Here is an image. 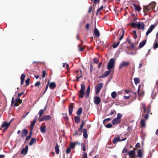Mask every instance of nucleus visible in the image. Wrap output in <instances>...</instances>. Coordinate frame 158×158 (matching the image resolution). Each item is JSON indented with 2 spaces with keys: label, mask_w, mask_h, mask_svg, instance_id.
Wrapping results in <instances>:
<instances>
[{
  "label": "nucleus",
  "mask_w": 158,
  "mask_h": 158,
  "mask_svg": "<svg viewBox=\"0 0 158 158\" xmlns=\"http://www.w3.org/2000/svg\"><path fill=\"white\" fill-rule=\"evenodd\" d=\"M73 103H70L69 106V114L70 115H71L73 111Z\"/></svg>",
  "instance_id": "a211bd4d"
},
{
  "label": "nucleus",
  "mask_w": 158,
  "mask_h": 158,
  "mask_svg": "<svg viewBox=\"0 0 158 158\" xmlns=\"http://www.w3.org/2000/svg\"><path fill=\"white\" fill-rule=\"evenodd\" d=\"M135 83V84L137 85L140 82V79L139 78H134Z\"/></svg>",
  "instance_id": "79ce46f5"
},
{
  "label": "nucleus",
  "mask_w": 158,
  "mask_h": 158,
  "mask_svg": "<svg viewBox=\"0 0 158 158\" xmlns=\"http://www.w3.org/2000/svg\"><path fill=\"white\" fill-rule=\"evenodd\" d=\"M52 118V117L50 115H47L44 116L42 118H39V119L40 122H42L44 121H47L51 119Z\"/></svg>",
  "instance_id": "39448f33"
},
{
  "label": "nucleus",
  "mask_w": 158,
  "mask_h": 158,
  "mask_svg": "<svg viewBox=\"0 0 158 158\" xmlns=\"http://www.w3.org/2000/svg\"><path fill=\"white\" fill-rule=\"evenodd\" d=\"M91 1H93V5H95L97 4H99L100 2V0H90Z\"/></svg>",
  "instance_id": "09e8293b"
},
{
  "label": "nucleus",
  "mask_w": 158,
  "mask_h": 158,
  "mask_svg": "<svg viewBox=\"0 0 158 158\" xmlns=\"http://www.w3.org/2000/svg\"><path fill=\"white\" fill-rule=\"evenodd\" d=\"M120 42L119 41L117 43L114 42L112 44V47L114 48H117L118 45H119Z\"/></svg>",
  "instance_id": "c03bdc74"
},
{
  "label": "nucleus",
  "mask_w": 158,
  "mask_h": 158,
  "mask_svg": "<svg viewBox=\"0 0 158 158\" xmlns=\"http://www.w3.org/2000/svg\"><path fill=\"white\" fill-rule=\"evenodd\" d=\"M74 118L75 121L76 123H80L81 119L79 116H75Z\"/></svg>",
  "instance_id": "473e14b6"
},
{
  "label": "nucleus",
  "mask_w": 158,
  "mask_h": 158,
  "mask_svg": "<svg viewBox=\"0 0 158 158\" xmlns=\"http://www.w3.org/2000/svg\"><path fill=\"white\" fill-rule=\"evenodd\" d=\"M147 40H144L141 42L139 45V47L140 48H142L146 44Z\"/></svg>",
  "instance_id": "bb28decb"
},
{
  "label": "nucleus",
  "mask_w": 158,
  "mask_h": 158,
  "mask_svg": "<svg viewBox=\"0 0 158 158\" xmlns=\"http://www.w3.org/2000/svg\"><path fill=\"white\" fill-rule=\"evenodd\" d=\"M130 25L131 27L133 28H135L136 27H137V24L135 23H130Z\"/></svg>",
  "instance_id": "de8ad7c7"
},
{
  "label": "nucleus",
  "mask_w": 158,
  "mask_h": 158,
  "mask_svg": "<svg viewBox=\"0 0 158 158\" xmlns=\"http://www.w3.org/2000/svg\"><path fill=\"white\" fill-rule=\"evenodd\" d=\"M28 133V130L26 129H24L22 131L21 133V137L22 138H24L27 135Z\"/></svg>",
  "instance_id": "ddd939ff"
},
{
  "label": "nucleus",
  "mask_w": 158,
  "mask_h": 158,
  "mask_svg": "<svg viewBox=\"0 0 158 158\" xmlns=\"http://www.w3.org/2000/svg\"><path fill=\"white\" fill-rule=\"evenodd\" d=\"M103 85V83H101L98 84L95 86V94H98L100 92Z\"/></svg>",
  "instance_id": "20e7f679"
},
{
  "label": "nucleus",
  "mask_w": 158,
  "mask_h": 158,
  "mask_svg": "<svg viewBox=\"0 0 158 158\" xmlns=\"http://www.w3.org/2000/svg\"><path fill=\"white\" fill-rule=\"evenodd\" d=\"M90 91V86L89 85L87 89L86 92L85 97L86 98H88L89 97V93Z\"/></svg>",
  "instance_id": "4be33fe9"
},
{
  "label": "nucleus",
  "mask_w": 158,
  "mask_h": 158,
  "mask_svg": "<svg viewBox=\"0 0 158 158\" xmlns=\"http://www.w3.org/2000/svg\"><path fill=\"white\" fill-rule=\"evenodd\" d=\"M83 137L85 139H87L88 137V134L86 129H83Z\"/></svg>",
  "instance_id": "393cba45"
},
{
  "label": "nucleus",
  "mask_w": 158,
  "mask_h": 158,
  "mask_svg": "<svg viewBox=\"0 0 158 158\" xmlns=\"http://www.w3.org/2000/svg\"><path fill=\"white\" fill-rule=\"evenodd\" d=\"M94 35L96 36L99 37L100 36V33L99 30L96 27L95 28L94 30Z\"/></svg>",
  "instance_id": "412c9836"
},
{
  "label": "nucleus",
  "mask_w": 158,
  "mask_h": 158,
  "mask_svg": "<svg viewBox=\"0 0 158 158\" xmlns=\"http://www.w3.org/2000/svg\"><path fill=\"white\" fill-rule=\"evenodd\" d=\"M40 84V81H37L35 84V87H39V85Z\"/></svg>",
  "instance_id": "13d9d810"
},
{
  "label": "nucleus",
  "mask_w": 158,
  "mask_h": 158,
  "mask_svg": "<svg viewBox=\"0 0 158 158\" xmlns=\"http://www.w3.org/2000/svg\"><path fill=\"white\" fill-rule=\"evenodd\" d=\"M25 77V75L23 73L21 75L20 79H21V84L23 85V84L24 80Z\"/></svg>",
  "instance_id": "a878e982"
},
{
  "label": "nucleus",
  "mask_w": 158,
  "mask_h": 158,
  "mask_svg": "<svg viewBox=\"0 0 158 158\" xmlns=\"http://www.w3.org/2000/svg\"><path fill=\"white\" fill-rule=\"evenodd\" d=\"M156 5V3L155 2H152L150 3L148 5V6L151 9H154Z\"/></svg>",
  "instance_id": "c85d7f7f"
},
{
  "label": "nucleus",
  "mask_w": 158,
  "mask_h": 158,
  "mask_svg": "<svg viewBox=\"0 0 158 158\" xmlns=\"http://www.w3.org/2000/svg\"><path fill=\"white\" fill-rule=\"evenodd\" d=\"M36 142V139L35 138H32L31 140L29 143V145L31 146L35 142Z\"/></svg>",
  "instance_id": "58836bf2"
},
{
  "label": "nucleus",
  "mask_w": 158,
  "mask_h": 158,
  "mask_svg": "<svg viewBox=\"0 0 158 158\" xmlns=\"http://www.w3.org/2000/svg\"><path fill=\"white\" fill-rule=\"evenodd\" d=\"M79 73L78 74H77V76H76L77 77V79L76 80L77 81H79V79L81 78L82 77V71L81 70H80V71L79 70H77L76 71V73Z\"/></svg>",
  "instance_id": "6ab92c4d"
},
{
  "label": "nucleus",
  "mask_w": 158,
  "mask_h": 158,
  "mask_svg": "<svg viewBox=\"0 0 158 158\" xmlns=\"http://www.w3.org/2000/svg\"><path fill=\"white\" fill-rule=\"evenodd\" d=\"M130 64V62L129 61L126 62L125 61H123L120 64L119 68L121 69L124 67H127Z\"/></svg>",
  "instance_id": "423d86ee"
},
{
  "label": "nucleus",
  "mask_w": 158,
  "mask_h": 158,
  "mask_svg": "<svg viewBox=\"0 0 158 158\" xmlns=\"http://www.w3.org/2000/svg\"><path fill=\"white\" fill-rule=\"evenodd\" d=\"M76 145V143H73V142L71 143H70V147L71 148L73 149L75 147V145Z\"/></svg>",
  "instance_id": "603ef678"
},
{
  "label": "nucleus",
  "mask_w": 158,
  "mask_h": 158,
  "mask_svg": "<svg viewBox=\"0 0 158 158\" xmlns=\"http://www.w3.org/2000/svg\"><path fill=\"white\" fill-rule=\"evenodd\" d=\"M145 113V114L144 115V114H143V116L144 118L146 120L148 119L149 113L147 112Z\"/></svg>",
  "instance_id": "4c0bfd02"
},
{
  "label": "nucleus",
  "mask_w": 158,
  "mask_h": 158,
  "mask_svg": "<svg viewBox=\"0 0 158 158\" xmlns=\"http://www.w3.org/2000/svg\"><path fill=\"white\" fill-rule=\"evenodd\" d=\"M12 120V119L8 123H7L5 121H4L2 125V127H5L6 128V129L7 130Z\"/></svg>",
  "instance_id": "6e6552de"
},
{
  "label": "nucleus",
  "mask_w": 158,
  "mask_h": 158,
  "mask_svg": "<svg viewBox=\"0 0 158 158\" xmlns=\"http://www.w3.org/2000/svg\"><path fill=\"white\" fill-rule=\"evenodd\" d=\"M121 122V119H118L116 118L113 119L112 122V124L113 125L117 124L120 123Z\"/></svg>",
  "instance_id": "f8f14e48"
},
{
  "label": "nucleus",
  "mask_w": 158,
  "mask_h": 158,
  "mask_svg": "<svg viewBox=\"0 0 158 158\" xmlns=\"http://www.w3.org/2000/svg\"><path fill=\"white\" fill-rule=\"evenodd\" d=\"M127 148H124L122 152L123 153H125L127 152Z\"/></svg>",
  "instance_id": "774afa93"
},
{
  "label": "nucleus",
  "mask_w": 158,
  "mask_h": 158,
  "mask_svg": "<svg viewBox=\"0 0 158 158\" xmlns=\"http://www.w3.org/2000/svg\"><path fill=\"white\" fill-rule=\"evenodd\" d=\"M111 72V70H109L108 71H106L104 74L102 75V76H99V78H104L107 77L110 73Z\"/></svg>",
  "instance_id": "2eb2a0df"
},
{
  "label": "nucleus",
  "mask_w": 158,
  "mask_h": 158,
  "mask_svg": "<svg viewBox=\"0 0 158 158\" xmlns=\"http://www.w3.org/2000/svg\"><path fill=\"white\" fill-rule=\"evenodd\" d=\"M28 149V146L27 145L25 148H23L21 152V154L25 155L27 154Z\"/></svg>",
  "instance_id": "dca6fc26"
},
{
  "label": "nucleus",
  "mask_w": 158,
  "mask_h": 158,
  "mask_svg": "<svg viewBox=\"0 0 158 158\" xmlns=\"http://www.w3.org/2000/svg\"><path fill=\"white\" fill-rule=\"evenodd\" d=\"M142 108L143 109V112L144 113L148 112L150 113L151 110V106L150 105H148L146 107H145V105L144 103H142Z\"/></svg>",
  "instance_id": "7ed1b4c3"
},
{
  "label": "nucleus",
  "mask_w": 158,
  "mask_h": 158,
  "mask_svg": "<svg viewBox=\"0 0 158 158\" xmlns=\"http://www.w3.org/2000/svg\"><path fill=\"white\" fill-rule=\"evenodd\" d=\"M133 6L135 8V10L139 11L141 9V7L139 6H138L135 3H133L132 4Z\"/></svg>",
  "instance_id": "b1692460"
},
{
  "label": "nucleus",
  "mask_w": 158,
  "mask_h": 158,
  "mask_svg": "<svg viewBox=\"0 0 158 158\" xmlns=\"http://www.w3.org/2000/svg\"><path fill=\"white\" fill-rule=\"evenodd\" d=\"M37 116H35L32 122H31V129H32L36 121Z\"/></svg>",
  "instance_id": "c756f323"
},
{
  "label": "nucleus",
  "mask_w": 158,
  "mask_h": 158,
  "mask_svg": "<svg viewBox=\"0 0 158 158\" xmlns=\"http://www.w3.org/2000/svg\"><path fill=\"white\" fill-rule=\"evenodd\" d=\"M40 130L41 132L42 133H44L46 131V126L45 125H44V127H43L42 125L41 126Z\"/></svg>",
  "instance_id": "7c9ffc66"
},
{
  "label": "nucleus",
  "mask_w": 158,
  "mask_h": 158,
  "mask_svg": "<svg viewBox=\"0 0 158 158\" xmlns=\"http://www.w3.org/2000/svg\"><path fill=\"white\" fill-rule=\"evenodd\" d=\"M24 92L23 91L22 93H19L18 94V96L19 98L20 96H21L22 94H24Z\"/></svg>",
  "instance_id": "338daca9"
},
{
  "label": "nucleus",
  "mask_w": 158,
  "mask_h": 158,
  "mask_svg": "<svg viewBox=\"0 0 158 158\" xmlns=\"http://www.w3.org/2000/svg\"><path fill=\"white\" fill-rule=\"evenodd\" d=\"M114 113H116V111H115V110H111L110 112V114H109V115H112V114H114Z\"/></svg>",
  "instance_id": "bf43d9fd"
},
{
  "label": "nucleus",
  "mask_w": 158,
  "mask_h": 158,
  "mask_svg": "<svg viewBox=\"0 0 158 158\" xmlns=\"http://www.w3.org/2000/svg\"><path fill=\"white\" fill-rule=\"evenodd\" d=\"M140 123V124L141 125V127H145V122L144 119H142L141 120Z\"/></svg>",
  "instance_id": "c9c22d12"
},
{
  "label": "nucleus",
  "mask_w": 158,
  "mask_h": 158,
  "mask_svg": "<svg viewBox=\"0 0 158 158\" xmlns=\"http://www.w3.org/2000/svg\"><path fill=\"white\" fill-rule=\"evenodd\" d=\"M82 108L81 107L79 108L77 112V114L78 115H80L82 113Z\"/></svg>",
  "instance_id": "e433bc0d"
},
{
  "label": "nucleus",
  "mask_w": 158,
  "mask_h": 158,
  "mask_svg": "<svg viewBox=\"0 0 158 158\" xmlns=\"http://www.w3.org/2000/svg\"><path fill=\"white\" fill-rule=\"evenodd\" d=\"M103 6H102L99 8H98V10L97 11V12H96V15H98V14L99 12H100L102 10L103 8Z\"/></svg>",
  "instance_id": "3c124183"
},
{
  "label": "nucleus",
  "mask_w": 158,
  "mask_h": 158,
  "mask_svg": "<svg viewBox=\"0 0 158 158\" xmlns=\"http://www.w3.org/2000/svg\"><path fill=\"white\" fill-rule=\"evenodd\" d=\"M93 60L95 63L97 64L98 62L99 59L96 57H95L94 58Z\"/></svg>",
  "instance_id": "5fc2aeb1"
},
{
  "label": "nucleus",
  "mask_w": 158,
  "mask_h": 158,
  "mask_svg": "<svg viewBox=\"0 0 158 158\" xmlns=\"http://www.w3.org/2000/svg\"><path fill=\"white\" fill-rule=\"evenodd\" d=\"M128 154L129 155L131 158H135V152L134 150L130 151L128 153Z\"/></svg>",
  "instance_id": "f3484780"
},
{
  "label": "nucleus",
  "mask_w": 158,
  "mask_h": 158,
  "mask_svg": "<svg viewBox=\"0 0 158 158\" xmlns=\"http://www.w3.org/2000/svg\"><path fill=\"white\" fill-rule=\"evenodd\" d=\"M111 120V119L110 118H106V119H105L103 121V123L104 124H105V122L106 121H110Z\"/></svg>",
  "instance_id": "0e129e2a"
},
{
  "label": "nucleus",
  "mask_w": 158,
  "mask_h": 158,
  "mask_svg": "<svg viewBox=\"0 0 158 158\" xmlns=\"http://www.w3.org/2000/svg\"><path fill=\"white\" fill-rule=\"evenodd\" d=\"M122 115L120 113H118L117 114V117H116L118 119H120V118L122 117Z\"/></svg>",
  "instance_id": "680f3d73"
},
{
  "label": "nucleus",
  "mask_w": 158,
  "mask_h": 158,
  "mask_svg": "<svg viewBox=\"0 0 158 158\" xmlns=\"http://www.w3.org/2000/svg\"><path fill=\"white\" fill-rule=\"evenodd\" d=\"M30 81V78H27L25 81V83L26 86H28L29 85V83Z\"/></svg>",
  "instance_id": "864d4df0"
},
{
  "label": "nucleus",
  "mask_w": 158,
  "mask_h": 158,
  "mask_svg": "<svg viewBox=\"0 0 158 158\" xmlns=\"http://www.w3.org/2000/svg\"><path fill=\"white\" fill-rule=\"evenodd\" d=\"M71 148H67V149H66V153L67 154H68L70 152H71Z\"/></svg>",
  "instance_id": "6e6d98bb"
},
{
  "label": "nucleus",
  "mask_w": 158,
  "mask_h": 158,
  "mask_svg": "<svg viewBox=\"0 0 158 158\" xmlns=\"http://www.w3.org/2000/svg\"><path fill=\"white\" fill-rule=\"evenodd\" d=\"M62 114L65 121L67 122L69 120V117H68L67 114L65 113H62Z\"/></svg>",
  "instance_id": "72a5a7b5"
},
{
  "label": "nucleus",
  "mask_w": 158,
  "mask_h": 158,
  "mask_svg": "<svg viewBox=\"0 0 158 158\" xmlns=\"http://www.w3.org/2000/svg\"><path fill=\"white\" fill-rule=\"evenodd\" d=\"M82 45V44H81V45L79 44L78 45V47L79 48L78 50L80 51H82L84 50V48L81 46Z\"/></svg>",
  "instance_id": "a19ab883"
},
{
  "label": "nucleus",
  "mask_w": 158,
  "mask_h": 158,
  "mask_svg": "<svg viewBox=\"0 0 158 158\" xmlns=\"http://www.w3.org/2000/svg\"><path fill=\"white\" fill-rule=\"evenodd\" d=\"M46 109V108L45 107L44 110H43V109H41L39 111L38 114L39 115L40 117H41L42 116V114L43 113V112H44V110H45Z\"/></svg>",
  "instance_id": "ea45409f"
},
{
  "label": "nucleus",
  "mask_w": 158,
  "mask_h": 158,
  "mask_svg": "<svg viewBox=\"0 0 158 158\" xmlns=\"http://www.w3.org/2000/svg\"><path fill=\"white\" fill-rule=\"evenodd\" d=\"M49 87L51 89H54L56 87L55 83L54 82H51L49 84Z\"/></svg>",
  "instance_id": "5701e85b"
},
{
  "label": "nucleus",
  "mask_w": 158,
  "mask_h": 158,
  "mask_svg": "<svg viewBox=\"0 0 158 158\" xmlns=\"http://www.w3.org/2000/svg\"><path fill=\"white\" fill-rule=\"evenodd\" d=\"M120 33H122V34L119 39V40L120 41L123 38V37L124 36L125 31L123 29H121V31H120Z\"/></svg>",
  "instance_id": "f704fd0d"
},
{
  "label": "nucleus",
  "mask_w": 158,
  "mask_h": 158,
  "mask_svg": "<svg viewBox=\"0 0 158 158\" xmlns=\"http://www.w3.org/2000/svg\"><path fill=\"white\" fill-rule=\"evenodd\" d=\"M82 158H87V154L86 152H84L82 155Z\"/></svg>",
  "instance_id": "4d7b16f0"
},
{
  "label": "nucleus",
  "mask_w": 158,
  "mask_h": 158,
  "mask_svg": "<svg viewBox=\"0 0 158 158\" xmlns=\"http://www.w3.org/2000/svg\"><path fill=\"white\" fill-rule=\"evenodd\" d=\"M85 122H86V121H84V120H82L81 123V125H80V129H83V127L84 125L85 124Z\"/></svg>",
  "instance_id": "49530a36"
},
{
  "label": "nucleus",
  "mask_w": 158,
  "mask_h": 158,
  "mask_svg": "<svg viewBox=\"0 0 158 158\" xmlns=\"http://www.w3.org/2000/svg\"><path fill=\"white\" fill-rule=\"evenodd\" d=\"M118 142H120V137L119 136L115 137L113 140L112 143L113 144H115Z\"/></svg>",
  "instance_id": "cd10ccee"
},
{
  "label": "nucleus",
  "mask_w": 158,
  "mask_h": 158,
  "mask_svg": "<svg viewBox=\"0 0 158 158\" xmlns=\"http://www.w3.org/2000/svg\"><path fill=\"white\" fill-rule=\"evenodd\" d=\"M156 26V25H155V24H153L151 25L150 28H148V30L146 33V35L147 36L152 31V30L155 28Z\"/></svg>",
  "instance_id": "9d476101"
},
{
  "label": "nucleus",
  "mask_w": 158,
  "mask_h": 158,
  "mask_svg": "<svg viewBox=\"0 0 158 158\" xmlns=\"http://www.w3.org/2000/svg\"><path fill=\"white\" fill-rule=\"evenodd\" d=\"M145 25L143 22L139 23H137V28L138 29H141L142 30H143L144 29Z\"/></svg>",
  "instance_id": "0eeeda50"
},
{
  "label": "nucleus",
  "mask_w": 158,
  "mask_h": 158,
  "mask_svg": "<svg viewBox=\"0 0 158 158\" xmlns=\"http://www.w3.org/2000/svg\"><path fill=\"white\" fill-rule=\"evenodd\" d=\"M83 130L82 129H80V128L77 130L74 131V133L73 134L74 135H80L82 134L81 130Z\"/></svg>",
  "instance_id": "aec40b11"
},
{
  "label": "nucleus",
  "mask_w": 158,
  "mask_h": 158,
  "mask_svg": "<svg viewBox=\"0 0 158 158\" xmlns=\"http://www.w3.org/2000/svg\"><path fill=\"white\" fill-rule=\"evenodd\" d=\"M112 126V125L111 123H109L106 125V127L107 128H110Z\"/></svg>",
  "instance_id": "052dcab7"
},
{
  "label": "nucleus",
  "mask_w": 158,
  "mask_h": 158,
  "mask_svg": "<svg viewBox=\"0 0 158 158\" xmlns=\"http://www.w3.org/2000/svg\"><path fill=\"white\" fill-rule=\"evenodd\" d=\"M111 96L113 98H115L116 97V94L115 92H112L111 94Z\"/></svg>",
  "instance_id": "8fccbe9b"
},
{
  "label": "nucleus",
  "mask_w": 158,
  "mask_h": 158,
  "mask_svg": "<svg viewBox=\"0 0 158 158\" xmlns=\"http://www.w3.org/2000/svg\"><path fill=\"white\" fill-rule=\"evenodd\" d=\"M143 11L145 14V15L146 14V13L147 12L150 11V10L151 9L148 6H143Z\"/></svg>",
  "instance_id": "4468645a"
},
{
  "label": "nucleus",
  "mask_w": 158,
  "mask_h": 158,
  "mask_svg": "<svg viewBox=\"0 0 158 158\" xmlns=\"http://www.w3.org/2000/svg\"><path fill=\"white\" fill-rule=\"evenodd\" d=\"M85 87V85L84 84L81 85V88L79 92V95H78L79 97L81 98H83L84 96Z\"/></svg>",
  "instance_id": "f257e3e1"
},
{
  "label": "nucleus",
  "mask_w": 158,
  "mask_h": 158,
  "mask_svg": "<svg viewBox=\"0 0 158 158\" xmlns=\"http://www.w3.org/2000/svg\"><path fill=\"white\" fill-rule=\"evenodd\" d=\"M158 48V42L156 41L153 44V48L156 49V48Z\"/></svg>",
  "instance_id": "a18cd8bd"
},
{
  "label": "nucleus",
  "mask_w": 158,
  "mask_h": 158,
  "mask_svg": "<svg viewBox=\"0 0 158 158\" xmlns=\"http://www.w3.org/2000/svg\"><path fill=\"white\" fill-rule=\"evenodd\" d=\"M81 146L83 147V150L84 151H85L86 150L85 148V146L84 144V143H82L81 144Z\"/></svg>",
  "instance_id": "e2e57ef3"
},
{
  "label": "nucleus",
  "mask_w": 158,
  "mask_h": 158,
  "mask_svg": "<svg viewBox=\"0 0 158 158\" xmlns=\"http://www.w3.org/2000/svg\"><path fill=\"white\" fill-rule=\"evenodd\" d=\"M115 64V60L113 58H111L108 63L107 68L109 70L113 68Z\"/></svg>",
  "instance_id": "f03ea898"
},
{
  "label": "nucleus",
  "mask_w": 158,
  "mask_h": 158,
  "mask_svg": "<svg viewBox=\"0 0 158 158\" xmlns=\"http://www.w3.org/2000/svg\"><path fill=\"white\" fill-rule=\"evenodd\" d=\"M22 102V100L20 99L19 98L16 99L14 107L19 106L20 104Z\"/></svg>",
  "instance_id": "9b49d317"
},
{
  "label": "nucleus",
  "mask_w": 158,
  "mask_h": 158,
  "mask_svg": "<svg viewBox=\"0 0 158 158\" xmlns=\"http://www.w3.org/2000/svg\"><path fill=\"white\" fill-rule=\"evenodd\" d=\"M138 156L139 157H141L142 156L143 154L141 152V151L140 149H139L138 150Z\"/></svg>",
  "instance_id": "37998d69"
},
{
  "label": "nucleus",
  "mask_w": 158,
  "mask_h": 158,
  "mask_svg": "<svg viewBox=\"0 0 158 158\" xmlns=\"http://www.w3.org/2000/svg\"><path fill=\"white\" fill-rule=\"evenodd\" d=\"M94 102L96 105H98L101 102V99L99 96H95L94 98Z\"/></svg>",
  "instance_id": "1a4fd4ad"
},
{
  "label": "nucleus",
  "mask_w": 158,
  "mask_h": 158,
  "mask_svg": "<svg viewBox=\"0 0 158 158\" xmlns=\"http://www.w3.org/2000/svg\"><path fill=\"white\" fill-rule=\"evenodd\" d=\"M45 75H46V73H45V71L44 70H43V72H42V77H43V78H44V77H45Z\"/></svg>",
  "instance_id": "69168bd1"
},
{
  "label": "nucleus",
  "mask_w": 158,
  "mask_h": 158,
  "mask_svg": "<svg viewBox=\"0 0 158 158\" xmlns=\"http://www.w3.org/2000/svg\"><path fill=\"white\" fill-rule=\"evenodd\" d=\"M55 150L56 153L59 154L60 152L59 148L58 143H56L55 147Z\"/></svg>",
  "instance_id": "2f4dec72"
}]
</instances>
